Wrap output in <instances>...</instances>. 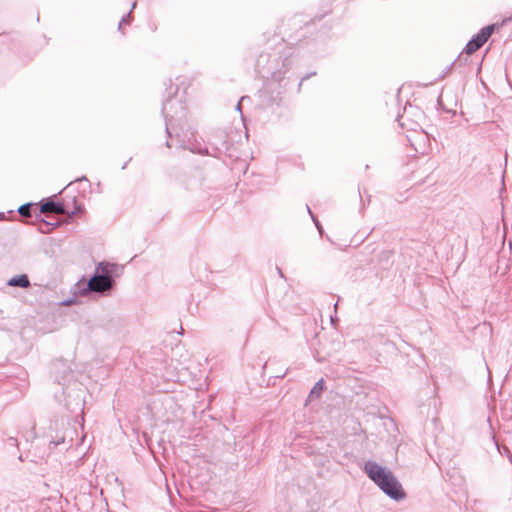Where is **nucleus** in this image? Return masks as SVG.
<instances>
[{"instance_id": "obj_1", "label": "nucleus", "mask_w": 512, "mask_h": 512, "mask_svg": "<svg viewBox=\"0 0 512 512\" xmlns=\"http://www.w3.org/2000/svg\"><path fill=\"white\" fill-rule=\"evenodd\" d=\"M365 472L380 487V489L393 499L400 500L405 497L401 484L393 473L386 467L376 462L369 461L365 464Z\"/></svg>"}, {"instance_id": "obj_2", "label": "nucleus", "mask_w": 512, "mask_h": 512, "mask_svg": "<svg viewBox=\"0 0 512 512\" xmlns=\"http://www.w3.org/2000/svg\"><path fill=\"white\" fill-rule=\"evenodd\" d=\"M499 28V24H491L482 28L481 31L467 43L466 47L464 48V52L467 55H471L476 52L487 42L492 33Z\"/></svg>"}, {"instance_id": "obj_3", "label": "nucleus", "mask_w": 512, "mask_h": 512, "mask_svg": "<svg viewBox=\"0 0 512 512\" xmlns=\"http://www.w3.org/2000/svg\"><path fill=\"white\" fill-rule=\"evenodd\" d=\"M61 205L63 213L72 216L82 210V203L78 199V194L75 192L68 191L62 198Z\"/></svg>"}, {"instance_id": "obj_4", "label": "nucleus", "mask_w": 512, "mask_h": 512, "mask_svg": "<svg viewBox=\"0 0 512 512\" xmlns=\"http://www.w3.org/2000/svg\"><path fill=\"white\" fill-rule=\"evenodd\" d=\"M112 278L95 275L88 281V289L93 292H105L111 289Z\"/></svg>"}, {"instance_id": "obj_5", "label": "nucleus", "mask_w": 512, "mask_h": 512, "mask_svg": "<svg viewBox=\"0 0 512 512\" xmlns=\"http://www.w3.org/2000/svg\"><path fill=\"white\" fill-rule=\"evenodd\" d=\"M41 213L64 214L61 202L47 201L41 205Z\"/></svg>"}, {"instance_id": "obj_6", "label": "nucleus", "mask_w": 512, "mask_h": 512, "mask_svg": "<svg viewBox=\"0 0 512 512\" xmlns=\"http://www.w3.org/2000/svg\"><path fill=\"white\" fill-rule=\"evenodd\" d=\"M115 265L110 263H99L96 267V275L112 278Z\"/></svg>"}, {"instance_id": "obj_7", "label": "nucleus", "mask_w": 512, "mask_h": 512, "mask_svg": "<svg viewBox=\"0 0 512 512\" xmlns=\"http://www.w3.org/2000/svg\"><path fill=\"white\" fill-rule=\"evenodd\" d=\"M9 286L27 288L30 286L29 278L26 274L15 276L8 281Z\"/></svg>"}, {"instance_id": "obj_8", "label": "nucleus", "mask_w": 512, "mask_h": 512, "mask_svg": "<svg viewBox=\"0 0 512 512\" xmlns=\"http://www.w3.org/2000/svg\"><path fill=\"white\" fill-rule=\"evenodd\" d=\"M324 386H325V383H324V380L323 379H320L315 385L314 387L312 388L311 392H310V395H309V398L310 399H313V398H319L321 393L323 392L324 390Z\"/></svg>"}, {"instance_id": "obj_9", "label": "nucleus", "mask_w": 512, "mask_h": 512, "mask_svg": "<svg viewBox=\"0 0 512 512\" xmlns=\"http://www.w3.org/2000/svg\"><path fill=\"white\" fill-rule=\"evenodd\" d=\"M30 209H31V205L25 204V205H22L19 207L18 212L21 216L30 217V215H31Z\"/></svg>"}, {"instance_id": "obj_10", "label": "nucleus", "mask_w": 512, "mask_h": 512, "mask_svg": "<svg viewBox=\"0 0 512 512\" xmlns=\"http://www.w3.org/2000/svg\"><path fill=\"white\" fill-rule=\"evenodd\" d=\"M180 86L183 88V92L186 93V90L189 87V83L186 81H182Z\"/></svg>"}]
</instances>
